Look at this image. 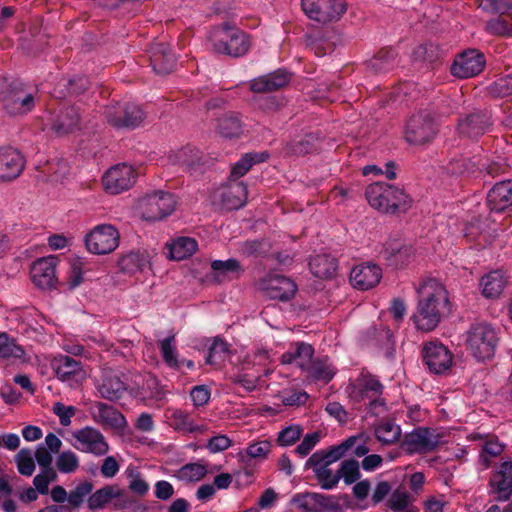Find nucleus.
<instances>
[{
    "instance_id": "f257e3e1",
    "label": "nucleus",
    "mask_w": 512,
    "mask_h": 512,
    "mask_svg": "<svg viewBox=\"0 0 512 512\" xmlns=\"http://www.w3.org/2000/svg\"><path fill=\"white\" fill-rule=\"evenodd\" d=\"M418 302L411 319L417 330L433 331L451 310L449 293L439 280L424 279L416 289Z\"/></svg>"
},
{
    "instance_id": "f03ea898",
    "label": "nucleus",
    "mask_w": 512,
    "mask_h": 512,
    "mask_svg": "<svg viewBox=\"0 0 512 512\" xmlns=\"http://www.w3.org/2000/svg\"><path fill=\"white\" fill-rule=\"evenodd\" d=\"M365 197L374 209L389 215L405 213L412 204L405 190L394 184L375 182L365 190Z\"/></svg>"
},
{
    "instance_id": "7ed1b4c3",
    "label": "nucleus",
    "mask_w": 512,
    "mask_h": 512,
    "mask_svg": "<svg viewBox=\"0 0 512 512\" xmlns=\"http://www.w3.org/2000/svg\"><path fill=\"white\" fill-rule=\"evenodd\" d=\"M209 39L216 53L233 58L246 55L252 45L249 34L227 23L215 28Z\"/></svg>"
},
{
    "instance_id": "20e7f679",
    "label": "nucleus",
    "mask_w": 512,
    "mask_h": 512,
    "mask_svg": "<svg viewBox=\"0 0 512 512\" xmlns=\"http://www.w3.org/2000/svg\"><path fill=\"white\" fill-rule=\"evenodd\" d=\"M497 342L496 331L488 323L473 324L467 331V348L478 361L491 359L495 354Z\"/></svg>"
},
{
    "instance_id": "39448f33",
    "label": "nucleus",
    "mask_w": 512,
    "mask_h": 512,
    "mask_svg": "<svg viewBox=\"0 0 512 512\" xmlns=\"http://www.w3.org/2000/svg\"><path fill=\"white\" fill-rule=\"evenodd\" d=\"M384 386L379 379L371 374H361L347 386V392L354 402L368 400L372 409L384 407L385 400L381 397Z\"/></svg>"
},
{
    "instance_id": "423d86ee",
    "label": "nucleus",
    "mask_w": 512,
    "mask_h": 512,
    "mask_svg": "<svg viewBox=\"0 0 512 512\" xmlns=\"http://www.w3.org/2000/svg\"><path fill=\"white\" fill-rule=\"evenodd\" d=\"M176 206V201L172 194L157 191L147 194L138 202V209L142 218L147 221H157L170 215Z\"/></svg>"
},
{
    "instance_id": "0eeeda50",
    "label": "nucleus",
    "mask_w": 512,
    "mask_h": 512,
    "mask_svg": "<svg viewBox=\"0 0 512 512\" xmlns=\"http://www.w3.org/2000/svg\"><path fill=\"white\" fill-rule=\"evenodd\" d=\"M442 435L436 429L418 427L406 433L401 448L407 454H425L434 451L441 442Z\"/></svg>"
},
{
    "instance_id": "6e6552de",
    "label": "nucleus",
    "mask_w": 512,
    "mask_h": 512,
    "mask_svg": "<svg viewBox=\"0 0 512 512\" xmlns=\"http://www.w3.org/2000/svg\"><path fill=\"white\" fill-rule=\"evenodd\" d=\"M421 356L424 366L435 375H445L453 365L452 352L438 341L424 343Z\"/></svg>"
},
{
    "instance_id": "1a4fd4ad",
    "label": "nucleus",
    "mask_w": 512,
    "mask_h": 512,
    "mask_svg": "<svg viewBox=\"0 0 512 512\" xmlns=\"http://www.w3.org/2000/svg\"><path fill=\"white\" fill-rule=\"evenodd\" d=\"M302 9L311 20L326 24L339 20L346 4L344 0H302Z\"/></svg>"
},
{
    "instance_id": "9d476101",
    "label": "nucleus",
    "mask_w": 512,
    "mask_h": 512,
    "mask_svg": "<svg viewBox=\"0 0 512 512\" xmlns=\"http://www.w3.org/2000/svg\"><path fill=\"white\" fill-rule=\"evenodd\" d=\"M436 135V126L431 113L423 110L413 114L406 125L405 138L410 144L424 145Z\"/></svg>"
},
{
    "instance_id": "9b49d317",
    "label": "nucleus",
    "mask_w": 512,
    "mask_h": 512,
    "mask_svg": "<svg viewBox=\"0 0 512 512\" xmlns=\"http://www.w3.org/2000/svg\"><path fill=\"white\" fill-rule=\"evenodd\" d=\"M4 109L10 115H23L30 112L35 105L32 92L21 84H12L0 94Z\"/></svg>"
},
{
    "instance_id": "f8f14e48",
    "label": "nucleus",
    "mask_w": 512,
    "mask_h": 512,
    "mask_svg": "<svg viewBox=\"0 0 512 512\" xmlns=\"http://www.w3.org/2000/svg\"><path fill=\"white\" fill-rule=\"evenodd\" d=\"M107 121L116 128H136L145 119V112L135 103H122L107 107Z\"/></svg>"
},
{
    "instance_id": "ddd939ff",
    "label": "nucleus",
    "mask_w": 512,
    "mask_h": 512,
    "mask_svg": "<svg viewBox=\"0 0 512 512\" xmlns=\"http://www.w3.org/2000/svg\"><path fill=\"white\" fill-rule=\"evenodd\" d=\"M119 232L110 224L96 226L85 239L87 249L94 254H108L119 245Z\"/></svg>"
},
{
    "instance_id": "4468645a",
    "label": "nucleus",
    "mask_w": 512,
    "mask_h": 512,
    "mask_svg": "<svg viewBox=\"0 0 512 512\" xmlns=\"http://www.w3.org/2000/svg\"><path fill=\"white\" fill-rule=\"evenodd\" d=\"M486 65V59L477 49H467L459 53L450 68L454 77L467 79L480 74Z\"/></svg>"
},
{
    "instance_id": "2eb2a0df",
    "label": "nucleus",
    "mask_w": 512,
    "mask_h": 512,
    "mask_svg": "<svg viewBox=\"0 0 512 512\" xmlns=\"http://www.w3.org/2000/svg\"><path fill=\"white\" fill-rule=\"evenodd\" d=\"M257 286L270 299L281 301L291 299L297 291V286L291 279L275 273L262 277Z\"/></svg>"
},
{
    "instance_id": "dca6fc26",
    "label": "nucleus",
    "mask_w": 512,
    "mask_h": 512,
    "mask_svg": "<svg viewBox=\"0 0 512 512\" xmlns=\"http://www.w3.org/2000/svg\"><path fill=\"white\" fill-rule=\"evenodd\" d=\"M135 180L134 169L125 163L111 167L102 177L104 189L110 194H119L130 189Z\"/></svg>"
},
{
    "instance_id": "f3484780",
    "label": "nucleus",
    "mask_w": 512,
    "mask_h": 512,
    "mask_svg": "<svg viewBox=\"0 0 512 512\" xmlns=\"http://www.w3.org/2000/svg\"><path fill=\"white\" fill-rule=\"evenodd\" d=\"M72 436L75 440L73 446L81 452L103 456L109 450V445L103 434L93 427L77 430L73 432Z\"/></svg>"
},
{
    "instance_id": "a211bd4d",
    "label": "nucleus",
    "mask_w": 512,
    "mask_h": 512,
    "mask_svg": "<svg viewBox=\"0 0 512 512\" xmlns=\"http://www.w3.org/2000/svg\"><path fill=\"white\" fill-rule=\"evenodd\" d=\"M25 167L24 156L16 149H0V182L17 179Z\"/></svg>"
},
{
    "instance_id": "6ab92c4d",
    "label": "nucleus",
    "mask_w": 512,
    "mask_h": 512,
    "mask_svg": "<svg viewBox=\"0 0 512 512\" xmlns=\"http://www.w3.org/2000/svg\"><path fill=\"white\" fill-rule=\"evenodd\" d=\"M57 258L54 256L43 257L36 260L31 267V278L36 286L41 289H50L55 286Z\"/></svg>"
},
{
    "instance_id": "aec40b11",
    "label": "nucleus",
    "mask_w": 512,
    "mask_h": 512,
    "mask_svg": "<svg viewBox=\"0 0 512 512\" xmlns=\"http://www.w3.org/2000/svg\"><path fill=\"white\" fill-rule=\"evenodd\" d=\"M382 278V269L376 264L363 263L355 266L350 273V283L358 290L375 287Z\"/></svg>"
},
{
    "instance_id": "412c9836",
    "label": "nucleus",
    "mask_w": 512,
    "mask_h": 512,
    "mask_svg": "<svg viewBox=\"0 0 512 512\" xmlns=\"http://www.w3.org/2000/svg\"><path fill=\"white\" fill-rule=\"evenodd\" d=\"M487 206L492 212H512V180L498 182L490 189Z\"/></svg>"
},
{
    "instance_id": "4be33fe9",
    "label": "nucleus",
    "mask_w": 512,
    "mask_h": 512,
    "mask_svg": "<svg viewBox=\"0 0 512 512\" xmlns=\"http://www.w3.org/2000/svg\"><path fill=\"white\" fill-rule=\"evenodd\" d=\"M491 124V115L488 111H476L459 120L458 130L464 136L477 138L483 135Z\"/></svg>"
},
{
    "instance_id": "5701e85b",
    "label": "nucleus",
    "mask_w": 512,
    "mask_h": 512,
    "mask_svg": "<svg viewBox=\"0 0 512 512\" xmlns=\"http://www.w3.org/2000/svg\"><path fill=\"white\" fill-rule=\"evenodd\" d=\"M80 120L75 106L62 108L51 123V131L58 137L71 134L80 128Z\"/></svg>"
},
{
    "instance_id": "b1692460",
    "label": "nucleus",
    "mask_w": 512,
    "mask_h": 512,
    "mask_svg": "<svg viewBox=\"0 0 512 512\" xmlns=\"http://www.w3.org/2000/svg\"><path fill=\"white\" fill-rule=\"evenodd\" d=\"M150 53L151 66L156 73L168 74L173 71L176 58L168 43L156 42L152 44Z\"/></svg>"
},
{
    "instance_id": "393cba45",
    "label": "nucleus",
    "mask_w": 512,
    "mask_h": 512,
    "mask_svg": "<svg viewBox=\"0 0 512 512\" xmlns=\"http://www.w3.org/2000/svg\"><path fill=\"white\" fill-rule=\"evenodd\" d=\"M356 437L352 436L337 446H332L328 450H319L313 453L307 460L306 466H319V464L329 466L341 459L346 452L355 444Z\"/></svg>"
},
{
    "instance_id": "a878e982",
    "label": "nucleus",
    "mask_w": 512,
    "mask_h": 512,
    "mask_svg": "<svg viewBox=\"0 0 512 512\" xmlns=\"http://www.w3.org/2000/svg\"><path fill=\"white\" fill-rule=\"evenodd\" d=\"M490 485L498 501H506L512 496V462L505 461L500 465L491 477Z\"/></svg>"
},
{
    "instance_id": "bb28decb",
    "label": "nucleus",
    "mask_w": 512,
    "mask_h": 512,
    "mask_svg": "<svg viewBox=\"0 0 512 512\" xmlns=\"http://www.w3.org/2000/svg\"><path fill=\"white\" fill-rule=\"evenodd\" d=\"M51 367L62 381H78L84 377L81 363L67 355L55 357L51 361Z\"/></svg>"
},
{
    "instance_id": "cd10ccee",
    "label": "nucleus",
    "mask_w": 512,
    "mask_h": 512,
    "mask_svg": "<svg viewBox=\"0 0 512 512\" xmlns=\"http://www.w3.org/2000/svg\"><path fill=\"white\" fill-rule=\"evenodd\" d=\"M289 81L290 75L286 71L279 69L252 80L250 82V89L255 93L273 92L285 87Z\"/></svg>"
},
{
    "instance_id": "c85d7f7f",
    "label": "nucleus",
    "mask_w": 512,
    "mask_h": 512,
    "mask_svg": "<svg viewBox=\"0 0 512 512\" xmlns=\"http://www.w3.org/2000/svg\"><path fill=\"white\" fill-rule=\"evenodd\" d=\"M247 194V188L243 182L231 180L221 189V203L229 210L239 209L245 204Z\"/></svg>"
},
{
    "instance_id": "c756f323",
    "label": "nucleus",
    "mask_w": 512,
    "mask_h": 512,
    "mask_svg": "<svg viewBox=\"0 0 512 512\" xmlns=\"http://www.w3.org/2000/svg\"><path fill=\"white\" fill-rule=\"evenodd\" d=\"M92 417L102 426L119 429L124 427V416L113 406L103 402H97L92 408Z\"/></svg>"
},
{
    "instance_id": "7c9ffc66",
    "label": "nucleus",
    "mask_w": 512,
    "mask_h": 512,
    "mask_svg": "<svg viewBox=\"0 0 512 512\" xmlns=\"http://www.w3.org/2000/svg\"><path fill=\"white\" fill-rule=\"evenodd\" d=\"M314 349L310 344L297 342L290 346V349L281 356L282 364L295 363L305 371L313 360Z\"/></svg>"
},
{
    "instance_id": "2f4dec72",
    "label": "nucleus",
    "mask_w": 512,
    "mask_h": 512,
    "mask_svg": "<svg viewBox=\"0 0 512 512\" xmlns=\"http://www.w3.org/2000/svg\"><path fill=\"white\" fill-rule=\"evenodd\" d=\"M302 498L303 502L300 507L306 512L336 511L339 507L333 495L308 492Z\"/></svg>"
},
{
    "instance_id": "473e14b6",
    "label": "nucleus",
    "mask_w": 512,
    "mask_h": 512,
    "mask_svg": "<svg viewBox=\"0 0 512 512\" xmlns=\"http://www.w3.org/2000/svg\"><path fill=\"white\" fill-rule=\"evenodd\" d=\"M507 277L500 270H494L482 277L480 287L485 298L495 299L507 285Z\"/></svg>"
},
{
    "instance_id": "72a5a7b5",
    "label": "nucleus",
    "mask_w": 512,
    "mask_h": 512,
    "mask_svg": "<svg viewBox=\"0 0 512 512\" xmlns=\"http://www.w3.org/2000/svg\"><path fill=\"white\" fill-rule=\"evenodd\" d=\"M309 267L314 276L321 279H331L336 275L338 261L329 254H319L310 260Z\"/></svg>"
},
{
    "instance_id": "f704fd0d",
    "label": "nucleus",
    "mask_w": 512,
    "mask_h": 512,
    "mask_svg": "<svg viewBox=\"0 0 512 512\" xmlns=\"http://www.w3.org/2000/svg\"><path fill=\"white\" fill-rule=\"evenodd\" d=\"M484 164H481V158L474 156L472 158H459L451 160L445 167L444 170L448 175L451 176H464L473 175L479 171Z\"/></svg>"
},
{
    "instance_id": "c9c22d12",
    "label": "nucleus",
    "mask_w": 512,
    "mask_h": 512,
    "mask_svg": "<svg viewBox=\"0 0 512 512\" xmlns=\"http://www.w3.org/2000/svg\"><path fill=\"white\" fill-rule=\"evenodd\" d=\"M211 270L219 281L238 278L243 273V268L237 259L214 260L211 262Z\"/></svg>"
},
{
    "instance_id": "e433bc0d",
    "label": "nucleus",
    "mask_w": 512,
    "mask_h": 512,
    "mask_svg": "<svg viewBox=\"0 0 512 512\" xmlns=\"http://www.w3.org/2000/svg\"><path fill=\"white\" fill-rule=\"evenodd\" d=\"M336 368L328 358L312 360L309 367L305 370L307 377L314 381H323L328 383L336 374Z\"/></svg>"
},
{
    "instance_id": "4c0bfd02",
    "label": "nucleus",
    "mask_w": 512,
    "mask_h": 512,
    "mask_svg": "<svg viewBox=\"0 0 512 512\" xmlns=\"http://www.w3.org/2000/svg\"><path fill=\"white\" fill-rule=\"evenodd\" d=\"M201 152L194 147H184L169 156L171 163L191 171L201 162Z\"/></svg>"
},
{
    "instance_id": "58836bf2",
    "label": "nucleus",
    "mask_w": 512,
    "mask_h": 512,
    "mask_svg": "<svg viewBox=\"0 0 512 512\" xmlns=\"http://www.w3.org/2000/svg\"><path fill=\"white\" fill-rule=\"evenodd\" d=\"M148 262V255L145 253L129 252L119 259L118 265L122 272L135 274L142 271Z\"/></svg>"
},
{
    "instance_id": "ea45409f",
    "label": "nucleus",
    "mask_w": 512,
    "mask_h": 512,
    "mask_svg": "<svg viewBox=\"0 0 512 512\" xmlns=\"http://www.w3.org/2000/svg\"><path fill=\"white\" fill-rule=\"evenodd\" d=\"M122 496L121 489L116 485H106L95 491L88 499V507L90 509L103 508L113 498Z\"/></svg>"
},
{
    "instance_id": "a19ab883",
    "label": "nucleus",
    "mask_w": 512,
    "mask_h": 512,
    "mask_svg": "<svg viewBox=\"0 0 512 512\" xmlns=\"http://www.w3.org/2000/svg\"><path fill=\"white\" fill-rule=\"evenodd\" d=\"M168 247L170 258L179 261L191 256L197 250V242L193 238L179 237Z\"/></svg>"
},
{
    "instance_id": "79ce46f5",
    "label": "nucleus",
    "mask_w": 512,
    "mask_h": 512,
    "mask_svg": "<svg viewBox=\"0 0 512 512\" xmlns=\"http://www.w3.org/2000/svg\"><path fill=\"white\" fill-rule=\"evenodd\" d=\"M267 158L268 154L266 152L245 154L233 166L230 177L232 180L237 181V179L244 176L254 164L264 162Z\"/></svg>"
},
{
    "instance_id": "37998d69",
    "label": "nucleus",
    "mask_w": 512,
    "mask_h": 512,
    "mask_svg": "<svg viewBox=\"0 0 512 512\" xmlns=\"http://www.w3.org/2000/svg\"><path fill=\"white\" fill-rule=\"evenodd\" d=\"M159 349L164 363L173 369L180 370L182 362L178 359L177 348L175 345V335L172 334L159 341Z\"/></svg>"
},
{
    "instance_id": "c03bdc74",
    "label": "nucleus",
    "mask_w": 512,
    "mask_h": 512,
    "mask_svg": "<svg viewBox=\"0 0 512 512\" xmlns=\"http://www.w3.org/2000/svg\"><path fill=\"white\" fill-rule=\"evenodd\" d=\"M271 363L272 359L269 351L265 349H258L252 355L247 357V361L244 366L249 367L252 365L251 369L262 376H268L272 372V368L270 367Z\"/></svg>"
},
{
    "instance_id": "a18cd8bd",
    "label": "nucleus",
    "mask_w": 512,
    "mask_h": 512,
    "mask_svg": "<svg viewBox=\"0 0 512 512\" xmlns=\"http://www.w3.org/2000/svg\"><path fill=\"white\" fill-rule=\"evenodd\" d=\"M387 506L393 512H419V509L413 505L411 495L403 490L396 489L392 492Z\"/></svg>"
},
{
    "instance_id": "49530a36",
    "label": "nucleus",
    "mask_w": 512,
    "mask_h": 512,
    "mask_svg": "<svg viewBox=\"0 0 512 512\" xmlns=\"http://www.w3.org/2000/svg\"><path fill=\"white\" fill-rule=\"evenodd\" d=\"M170 419L172 421V425L177 430H182L190 433H203L206 430L204 425L195 424L190 414L181 409L173 410Z\"/></svg>"
},
{
    "instance_id": "de8ad7c7",
    "label": "nucleus",
    "mask_w": 512,
    "mask_h": 512,
    "mask_svg": "<svg viewBox=\"0 0 512 512\" xmlns=\"http://www.w3.org/2000/svg\"><path fill=\"white\" fill-rule=\"evenodd\" d=\"M218 131L226 138H237L242 133V124L235 114H226L218 120Z\"/></svg>"
},
{
    "instance_id": "09e8293b",
    "label": "nucleus",
    "mask_w": 512,
    "mask_h": 512,
    "mask_svg": "<svg viewBox=\"0 0 512 512\" xmlns=\"http://www.w3.org/2000/svg\"><path fill=\"white\" fill-rule=\"evenodd\" d=\"M99 393L101 397L110 401L118 400L125 390L124 383L116 376L106 377L99 385Z\"/></svg>"
},
{
    "instance_id": "8fccbe9b",
    "label": "nucleus",
    "mask_w": 512,
    "mask_h": 512,
    "mask_svg": "<svg viewBox=\"0 0 512 512\" xmlns=\"http://www.w3.org/2000/svg\"><path fill=\"white\" fill-rule=\"evenodd\" d=\"M397 53L392 48H382L373 59L370 60V67L376 72L389 71L395 64Z\"/></svg>"
},
{
    "instance_id": "3c124183",
    "label": "nucleus",
    "mask_w": 512,
    "mask_h": 512,
    "mask_svg": "<svg viewBox=\"0 0 512 512\" xmlns=\"http://www.w3.org/2000/svg\"><path fill=\"white\" fill-rule=\"evenodd\" d=\"M440 48L432 43L417 46L412 52V59L415 62L432 64L441 58Z\"/></svg>"
},
{
    "instance_id": "603ef678",
    "label": "nucleus",
    "mask_w": 512,
    "mask_h": 512,
    "mask_svg": "<svg viewBox=\"0 0 512 512\" xmlns=\"http://www.w3.org/2000/svg\"><path fill=\"white\" fill-rule=\"evenodd\" d=\"M25 355L22 346L16 343L7 333H0V358L3 359H21Z\"/></svg>"
},
{
    "instance_id": "864d4df0",
    "label": "nucleus",
    "mask_w": 512,
    "mask_h": 512,
    "mask_svg": "<svg viewBox=\"0 0 512 512\" xmlns=\"http://www.w3.org/2000/svg\"><path fill=\"white\" fill-rule=\"evenodd\" d=\"M14 461L20 475L30 477L35 472L36 465L31 449L22 448L19 450L14 456Z\"/></svg>"
},
{
    "instance_id": "5fc2aeb1",
    "label": "nucleus",
    "mask_w": 512,
    "mask_h": 512,
    "mask_svg": "<svg viewBox=\"0 0 512 512\" xmlns=\"http://www.w3.org/2000/svg\"><path fill=\"white\" fill-rule=\"evenodd\" d=\"M377 439L384 444H392L399 440L401 428L392 421H385L379 424L375 429Z\"/></svg>"
},
{
    "instance_id": "6e6d98bb",
    "label": "nucleus",
    "mask_w": 512,
    "mask_h": 512,
    "mask_svg": "<svg viewBox=\"0 0 512 512\" xmlns=\"http://www.w3.org/2000/svg\"><path fill=\"white\" fill-rule=\"evenodd\" d=\"M262 375L250 369V367H243V372L233 376L232 382L238 384L247 392L255 390L261 382Z\"/></svg>"
},
{
    "instance_id": "4d7b16f0",
    "label": "nucleus",
    "mask_w": 512,
    "mask_h": 512,
    "mask_svg": "<svg viewBox=\"0 0 512 512\" xmlns=\"http://www.w3.org/2000/svg\"><path fill=\"white\" fill-rule=\"evenodd\" d=\"M310 467L313 469L315 477L323 489H333L337 486L339 480L341 479V475H338V472L333 475L328 466L319 464V466Z\"/></svg>"
},
{
    "instance_id": "13d9d810",
    "label": "nucleus",
    "mask_w": 512,
    "mask_h": 512,
    "mask_svg": "<svg viewBox=\"0 0 512 512\" xmlns=\"http://www.w3.org/2000/svg\"><path fill=\"white\" fill-rule=\"evenodd\" d=\"M207 473L204 465L199 463H189L182 466L178 472V479L186 482H196L201 480Z\"/></svg>"
},
{
    "instance_id": "bf43d9fd",
    "label": "nucleus",
    "mask_w": 512,
    "mask_h": 512,
    "mask_svg": "<svg viewBox=\"0 0 512 512\" xmlns=\"http://www.w3.org/2000/svg\"><path fill=\"white\" fill-rule=\"evenodd\" d=\"M56 467L61 473H73L79 467V458L71 450L63 451L56 458Z\"/></svg>"
},
{
    "instance_id": "052dcab7",
    "label": "nucleus",
    "mask_w": 512,
    "mask_h": 512,
    "mask_svg": "<svg viewBox=\"0 0 512 512\" xmlns=\"http://www.w3.org/2000/svg\"><path fill=\"white\" fill-rule=\"evenodd\" d=\"M315 150V145L311 137H306L297 141H292L285 146L287 155L304 156Z\"/></svg>"
},
{
    "instance_id": "680f3d73",
    "label": "nucleus",
    "mask_w": 512,
    "mask_h": 512,
    "mask_svg": "<svg viewBox=\"0 0 512 512\" xmlns=\"http://www.w3.org/2000/svg\"><path fill=\"white\" fill-rule=\"evenodd\" d=\"M488 92L496 98H504L512 95V74L501 77L488 87Z\"/></svg>"
},
{
    "instance_id": "e2e57ef3",
    "label": "nucleus",
    "mask_w": 512,
    "mask_h": 512,
    "mask_svg": "<svg viewBox=\"0 0 512 512\" xmlns=\"http://www.w3.org/2000/svg\"><path fill=\"white\" fill-rule=\"evenodd\" d=\"M341 475L345 484L350 485L360 479L359 464L356 460H345L342 462L340 469L337 471Z\"/></svg>"
},
{
    "instance_id": "0e129e2a",
    "label": "nucleus",
    "mask_w": 512,
    "mask_h": 512,
    "mask_svg": "<svg viewBox=\"0 0 512 512\" xmlns=\"http://www.w3.org/2000/svg\"><path fill=\"white\" fill-rule=\"evenodd\" d=\"M228 352V344L223 339L215 338L209 348V352L206 357V363L210 365L217 364L224 359Z\"/></svg>"
},
{
    "instance_id": "69168bd1",
    "label": "nucleus",
    "mask_w": 512,
    "mask_h": 512,
    "mask_svg": "<svg viewBox=\"0 0 512 512\" xmlns=\"http://www.w3.org/2000/svg\"><path fill=\"white\" fill-rule=\"evenodd\" d=\"M479 7L490 13L507 14L512 12V0H478Z\"/></svg>"
},
{
    "instance_id": "338daca9",
    "label": "nucleus",
    "mask_w": 512,
    "mask_h": 512,
    "mask_svg": "<svg viewBox=\"0 0 512 512\" xmlns=\"http://www.w3.org/2000/svg\"><path fill=\"white\" fill-rule=\"evenodd\" d=\"M302 432L299 425L288 426L279 432L277 442L280 446H290L300 439Z\"/></svg>"
},
{
    "instance_id": "774afa93",
    "label": "nucleus",
    "mask_w": 512,
    "mask_h": 512,
    "mask_svg": "<svg viewBox=\"0 0 512 512\" xmlns=\"http://www.w3.org/2000/svg\"><path fill=\"white\" fill-rule=\"evenodd\" d=\"M93 485L90 482H83L76 486L74 490H72L68 494V501L73 507H79L84 498L92 492Z\"/></svg>"
}]
</instances>
